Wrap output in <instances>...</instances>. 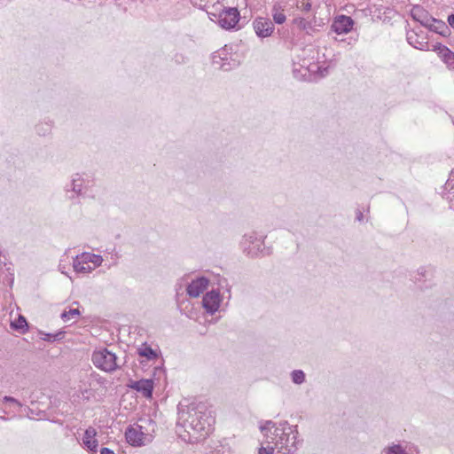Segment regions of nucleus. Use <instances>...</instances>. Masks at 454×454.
<instances>
[{
	"instance_id": "f257e3e1",
	"label": "nucleus",
	"mask_w": 454,
	"mask_h": 454,
	"mask_svg": "<svg viewBox=\"0 0 454 454\" xmlns=\"http://www.w3.org/2000/svg\"><path fill=\"white\" fill-rule=\"evenodd\" d=\"M215 423V418L205 403H192L178 412L177 426L184 428L183 440L195 443L206 439Z\"/></svg>"
},
{
	"instance_id": "f03ea898",
	"label": "nucleus",
	"mask_w": 454,
	"mask_h": 454,
	"mask_svg": "<svg viewBox=\"0 0 454 454\" xmlns=\"http://www.w3.org/2000/svg\"><path fill=\"white\" fill-rule=\"evenodd\" d=\"M261 430L277 450L276 454H294L297 450L296 434L286 422L275 427L272 421H267Z\"/></svg>"
},
{
	"instance_id": "7ed1b4c3",
	"label": "nucleus",
	"mask_w": 454,
	"mask_h": 454,
	"mask_svg": "<svg viewBox=\"0 0 454 454\" xmlns=\"http://www.w3.org/2000/svg\"><path fill=\"white\" fill-rule=\"evenodd\" d=\"M156 423L150 418H142L138 422L129 425L125 430L127 442L133 447L145 446L153 442Z\"/></svg>"
},
{
	"instance_id": "20e7f679",
	"label": "nucleus",
	"mask_w": 454,
	"mask_h": 454,
	"mask_svg": "<svg viewBox=\"0 0 454 454\" xmlns=\"http://www.w3.org/2000/svg\"><path fill=\"white\" fill-rule=\"evenodd\" d=\"M413 18L419 21L423 26L428 27L442 36H449L450 34V27L445 22L436 20L427 15V12L423 9H414L412 11Z\"/></svg>"
},
{
	"instance_id": "39448f33",
	"label": "nucleus",
	"mask_w": 454,
	"mask_h": 454,
	"mask_svg": "<svg viewBox=\"0 0 454 454\" xmlns=\"http://www.w3.org/2000/svg\"><path fill=\"white\" fill-rule=\"evenodd\" d=\"M117 356L114 353L109 351L107 348H101L95 350L91 356L93 364L106 372H112L118 368Z\"/></svg>"
},
{
	"instance_id": "423d86ee",
	"label": "nucleus",
	"mask_w": 454,
	"mask_h": 454,
	"mask_svg": "<svg viewBox=\"0 0 454 454\" xmlns=\"http://www.w3.org/2000/svg\"><path fill=\"white\" fill-rule=\"evenodd\" d=\"M264 238L255 231L245 234L241 241L243 251L251 257L257 256L264 249Z\"/></svg>"
},
{
	"instance_id": "0eeeda50",
	"label": "nucleus",
	"mask_w": 454,
	"mask_h": 454,
	"mask_svg": "<svg viewBox=\"0 0 454 454\" xmlns=\"http://www.w3.org/2000/svg\"><path fill=\"white\" fill-rule=\"evenodd\" d=\"M84 183L85 180L81 174L75 173L72 176L70 183L65 186V192L69 200H74L82 195Z\"/></svg>"
},
{
	"instance_id": "6e6552de",
	"label": "nucleus",
	"mask_w": 454,
	"mask_h": 454,
	"mask_svg": "<svg viewBox=\"0 0 454 454\" xmlns=\"http://www.w3.org/2000/svg\"><path fill=\"white\" fill-rule=\"evenodd\" d=\"M209 19L217 22L221 27L227 29V7L219 1L214 4L210 10L207 11Z\"/></svg>"
},
{
	"instance_id": "1a4fd4ad",
	"label": "nucleus",
	"mask_w": 454,
	"mask_h": 454,
	"mask_svg": "<svg viewBox=\"0 0 454 454\" xmlns=\"http://www.w3.org/2000/svg\"><path fill=\"white\" fill-rule=\"evenodd\" d=\"M221 302L220 293L215 290L207 292L202 299V307L205 309L207 313L213 315L219 309Z\"/></svg>"
},
{
	"instance_id": "9d476101",
	"label": "nucleus",
	"mask_w": 454,
	"mask_h": 454,
	"mask_svg": "<svg viewBox=\"0 0 454 454\" xmlns=\"http://www.w3.org/2000/svg\"><path fill=\"white\" fill-rule=\"evenodd\" d=\"M209 280L206 277H198L192 280L186 287L187 294L190 297H199L207 287Z\"/></svg>"
},
{
	"instance_id": "9b49d317",
	"label": "nucleus",
	"mask_w": 454,
	"mask_h": 454,
	"mask_svg": "<svg viewBox=\"0 0 454 454\" xmlns=\"http://www.w3.org/2000/svg\"><path fill=\"white\" fill-rule=\"evenodd\" d=\"M253 26L255 34L262 38L270 36L274 30V25L268 18L260 17L255 19Z\"/></svg>"
},
{
	"instance_id": "f8f14e48",
	"label": "nucleus",
	"mask_w": 454,
	"mask_h": 454,
	"mask_svg": "<svg viewBox=\"0 0 454 454\" xmlns=\"http://www.w3.org/2000/svg\"><path fill=\"white\" fill-rule=\"evenodd\" d=\"M128 387L142 393L146 398H151L153 392V380L152 379H142L139 380L130 381Z\"/></svg>"
},
{
	"instance_id": "ddd939ff",
	"label": "nucleus",
	"mask_w": 454,
	"mask_h": 454,
	"mask_svg": "<svg viewBox=\"0 0 454 454\" xmlns=\"http://www.w3.org/2000/svg\"><path fill=\"white\" fill-rule=\"evenodd\" d=\"M354 20L351 17L340 15L335 18L332 24V29L338 35L347 34L352 30Z\"/></svg>"
},
{
	"instance_id": "4468645a",
	"label": "nucleus",
	"mask_w": 454,
	"mask_h": 454,
	"mask_svg": "<svg viewBox=\"0 0 454 454\" xmlns=\"http://www.w3.org/2000/svg\"><path fill=\"white\" fill-rule=\"evenodd\" d=\"M96 435H97L96 429L92 427H89L85 430L83 438H82L83 444L92 454H96L98 452V442L95 438Z\"/></svg>"
},
{
	"instance_id": "2eb2a0df",
	"label": "nucleus",
	"mask_w": 454,
	"mask_h": 454,
	"mask_svg": "<svg viewBox=\"0 0 454 454\" xmlns=\"http://www.w3.org/2000/svg\"><path fill=\"white\" fill-rule=\"evenodd\" d=\"M227 45H224L221 50L213 53L211 57V64L212 67L215 70H222L223 66L225 65V60L227 59L225 48Z\"/></svg>"
},
{
	"instance_id": "dca6fc26",
	"label": "nucleus",
	"mask_w": 454,
	"mask_h": 454,
	"mask_svg": "<svg viewBox=\"0 0 454 454\" xmlns=\"http://www.w3.org/2000/svg\"><path fill=\"white\" fill-rule=\"evenodd\" d=\"M137 354L141 357H145L147 361H154L158 359L159 353L157 350L153 349L150 345L144 342L137 350Z\"/></svg>"
},
{
	"instance_id": "f3484780",
	"label": "nucleus",
	"mask_w": 454,
	"mask_h": 454,
	"mask_svg": "<svg viewBox=\"0 0 454 454\" xmlns=\"http://www.w3.org/2000/svg\"><path fill=\"white\" fill-rule=\"evenodd\" d=\"M80 257V261L82 262H86V263H93V267H98L102 264L103 262V257L99 254H91V253H88V252H84V253H82L81 254L78 255Z\"/></svg>"
},
{
	"instance_id": "a211bd4d",
	"label": "nucleus",
	"mask_w": 454,
	"mask_h": 454,
	"mask_svg": "<svg viewBox=\"0 0 454 454\" xmlns=\"http://www.w3.org/2000/svg\"><path fill=\"white\" fill-rule=\"evenodd\" d=\"M407 42L412 47L419 49V50H424V48L427 44V43L424 41V38H420L419 35L417 33H415L414 31H411V32L407 33Z\"/></svg>"
},
{
	"instance_id": "6ab92c4d",
	"label": "nucleus",
	"mask_w": 454,
	"mask_h": 454,
	"mask_svg": "<svg viewBox=\"0 0 454 454\" xmlns=\"http://www.w3.org/2000/svg\"><path fill=\"white\" fill-rule=\"evenodd\" d=\"M439 56L444 63L450 67L454 69V52L448 47L442 45L439 47Z\"/></svg>"
},
{
	"instance_id": "aec40b11",
	"label": "nucleus",
	"mask_w": 454,
	"mask_h": 454,
	"mask_svg": "<svg viewBox=\"0 0 454 454\" xmlns=\"http://www.w3.org/2000/svg\"><path fill=\"white\" fill-rule=\"evenodd\" d=\"M228 14H229V29L241 28L242 25L239 24V22L240 20V14H239V10L236 7H229Z\"/></svg>"
},
{
	"instance_id": "412c9836",
	"label": "nucleus",
	"mask_w": 454,
	"mask_h": 454,
	"mask_svg": "<svg viewBox=\"0 0 454 454\" xmlns=\"http://www.w3.org/2000/svg\"><path fill=\"white\" fill-rule=\"evenodd\" d=\"M53 127V121L51 120H45L40 121L35 125V132L39 136H46L51 133Z\"/></svg>"
},
{
	"instance_id": "4be33fe9",
	"label": "nucleus",
	"mask_w": 454,
	"mask_h": 454,
	"mask_svg": "<svg viewBox=\"0 0 454 454\" xmlns=\"http://www.w3.org/2000/svg\"><path fill=\"white\" fill-rule=\"evenodd\" d=\"M65 333H66L64 331H58L55 333H44L43 331L39 332L40 338L48 342H55L63 340Z\"/></svg>"
},
{
	"instance_id": "5701e85b",
	"label": "nucleus",
	"mask_w": 454,
	"mask_h": 454,
	"mask_svg": "<svg viewBox=\"0 0 454 454\" xmlns=\"http://www.w3.org/2000/svg\"><path fill=\"white\" fill-rule=\"evenodd\" d=\"M80 257L76 255L73 262L74 270L77 273H89L94 270V267L90 266L86 262H82Z\"/></svg>"
},
{
	"instance_id": "b1692460",
	"label": "nucleus",
	"mask_w": 454,
	"mask_h": 454,
	"mask_svg": "<svg viewBox=\"0 0 454 454\" xmlns=\"http://www.w3.org/2000/svg\"><path fill=\"white\" fill-rule=\"evenodd\" d=\"M11 326L12 329L19 331L20 333H25L28 328V324L25 317L20 315L17 319L11 323Z\"/></svg>"
},
{
	"instance_id": "393cba45",
	"label": "nucleus",
	"mask_w": 454,
	"mask_h": 454,
	"mask_svg": "<svg viewBox=\"0 0 454 454\" xmlns=\"http://www.w3.org/2000/svg\"><path fill=\"white\" fill-rule=\"evenodd\" d=\"M81 315V312L78 309H69V310H64L60 317L63 321L67 322L71 318H77Z\"/></svg>"
},
{
	"instance_id": "a878e982",
	"label": "nucleus",
	"mask_w": 454,
	"mask_h": 454,
	"mask_svg": "<svg viewBox=\"0 0 454 454\" xmlns=\"http://www.w3.org/2000/svg\"><path fill=\"white\" fill-rule=\"evenodd\" d=\"M265 443H266L265 447L262 446L259 449V454H276L277 453V450L275 449L273 444L269 442L268 437H266Z\"/></svg>"
},
{
	"instance_id": "bb28decb",
	"label": "nucleus",
	"mask_w": 454,
	"mask_h": 454,
	"mask_svg": "<svg viewBox=\"0 0 454 454\" xmlns=\"http://www.w3.org/2000/svg\"><path fill=\"white\" fill-rule=\"evenodd\" d=\"M292 380L295 384H301L305 380V374L301 370H294L292 372Z\"/></svg>"
},
{
	"instance_id": "cd10ccee",
	"label": "nucleus",
	"mask_w": 454,
	"mask_h": 454,
	"mask_svg": "<svg viewBox=\"0 0 454 454\" xmlns=\"http://www.w3.org/2000/svg\"><path fill=\"white\" fill-rule=\"evenodd\" d=\"M294 23L301 30H307L311 27L310 23L301 17L295 18Z\"/></svg>"
},
{
	"instance_id": "c85d7f7f",
	"label": "nucleus",
	"mask_w": 454,
	"mask_h": 454,
	"mask_svg": "<svg viewBox=\"0 0 454 454\" xmlns=\"http://www.w3.org/2000/svg\"><path fill=\"white\" fill-rule=\"evenodd\" d=\"M387 454H407L400 445H393L389 448Z\"/></svg>"
},
{
	"instance_id": "c756f323",
	"label": "nucleus",
	"mask_w": 454,
	"mask_h": 454,
	"mask_svg": "<svg viewBox=\"0 0 454 454\" xmlns=\"http://www.w3.org/2000/svg\"><path fill=\"white\" fill-rule=\"evenodd\" d=\"M165 371L163 369V364L161 363V365H157L154 367L153 370V377L157 380H160V377L161 374H164Z\"/></svg>"
},
{
	"instance_id": "7c9ffc66",
	"label": "nucleus",
	"mask_w": 454,
	"mask_h": 454,
	"mask_svg": "<svg viewBox=\"0 0 454 454\" xmlns=\"http://www.w3.org/2000/svg\"><path fill=\"white\" fill-rule=\"evenodd\" d=\"M274 21L277 24H283L286 21V15L283 12H276L273 15Z\"/></svg>"
},
{
	"instance_id": "2f4dec72",
	"label": "nucleus",
	"mask_w": 454,
	"mask_h": 454,
	"mask_svg": "<svg viewBox=\"0 0 454 454\" xmlns=\"http://www.w3.org/2000/svg\"><path fill=\"white\" fill-rule=\"evenodd\" d=\"M3 401H4V403H14V404L18 405L19 407L21 406V403L17 399H15L14 397H12V396H4Z\"/></svg>"
},
{
	"instance_id": "473e14b6",
	"label": "nucleus",
	"mask_w": 454,
	"mask_h": 454,
	"mask_svg": "<svg viewBox=\"0 0 454 454\" xmlns=\"http://www.w3.org/2000/svg\"><path fill=\"white\" fill-rule=\"evenodd\" d=\"M175 61L177 64H182L185 62V57H184L182 54H176L175 56Z\"/></svg>"
},
{
	"instance_id": "72a5a7b5",
	"label": "nucleus",
	"mask_w": 454,
	"mask_h": 454,
	"mask_svg": "<svg viewBox=\"0 0 454 454\" xmlns=\"http://www.w3.org/2000/svg\"><path fill=\"white\" fill-rule=\"evenodd\" d=\"M100 454H114V452L113 450L104 447L100 450Z\"/></svg>"
},
{
	"instance_id": "f704fd0d",
	"label": "nucleus",
	"mask_w": 454,
	"mask_h": 454,
	"mask_svg": "<svg viewBox=\"0 0 454 454\" xmlns=\"http://www.w3.org/2000/svg\"><path fill=\"white\" fill-rule=\"evenodd\" d=\"M448 23L452 28H454V14L449 15Z\"/></svg>"
},
{
	"instance_id": "c9c22d12",
	"label": "nucleus",
	"mask_w": 454,
	"mask_h": 454,
	"mask_svg": "<svg viewBox=\"0 0 454 454\" xmlns=\"http://www.w3.org/2000/svg\"><path fill=\"white\" fill-rule=\"evenodd\" d=\"M454 181V169L450 173V177L448 181V185H450V183Z\"/></svg>"
},
{
	"instance_id": "e433bc0d",
	"label": "nucleus",
	"mask_w": 454,
	"mask_h": 454,
	"mask_svg": "<svg viewBox=\"0 0 454 454\" xmlns=\"http://www.w3.org/2000/svg\"><path fill=\"white\" fill-rule=\"evenodd\" d=\"M90 390L88 389H85L84 391H82V395L86 398V399H89V394Z\"/></svg>"
},
{
	"instance_id": "4c0bfd02",
	"label": "nucleus",
	"mask_w": 454,
	"mask_h": 454,
	"mask_svg": "<svg viewBox=\"0 0 454 454\" xmlns=\"http://www.w3.org/2000/svg\"><path fill=\"white\" fill-rule=\"evenodd\" d=\"M362 218H363V214H362L361 212H358V213H357V215H356V219H357L358 221H361V220H362Z\"/></svg>"
},
{
	"instance_id": "58836bf2",
	"label": "nucleus",
	"mask_w": 454,
	"mask_h": 454,
	"mask_svg": "<svg viewBox=\"0 0 454 454\" xmlns=\"http://www.w3.org/2000/svg\"><path fill=\"white\" fill-rule=\"evenodd\" d=\"M310 6H311V5H310V4H308L306 5V8H308V9H309V8H310Z\"/></svg>"
}]
</instances>
